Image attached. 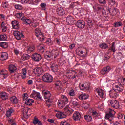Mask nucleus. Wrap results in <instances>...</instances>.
Here are the masks:
<instances>
[{"mask_svg":"<svg viewBox=\"0 0 125 125\" xmlns=\"http://www.w3.org/2000/svg\"><path fill=\"white\" fill-rule=\"evenodd\" d=\"M0 97L2 100H6L7 99V94L5 92H2L0 93Z\"/></svg>","mask_w":125,"mask_h":125,"instance_id":"31","label":"nucleus"},{"mask_svg":"<svg viewBox=\"0 0 125 125\" xmlns=\"http://www.w3.org/2000/svg\"><path fill=\"white\" fill-rule=\"evenodd\" d=\"M10 101L13 104H17L18 102V100L17 99V98L15 96L11 97L10 98Z\"/></svg>","mask_w":125,"mask_h":125,"instance_id":"32","label":"nucleus"},{"mask_svg":"<svg viewBox=\"0 0 125 125\" xmlns=\"http://www.w3.org/2000/svg\"><path fill=\"white\" fill-rule=\"evenodd\" d=\"M59 55V51L57 50H52L50 52H47L44 54L45 58L46 59H54V58H56Z\"/></svg>","mask_w":125,"mask_h":125,"instance_id":"1","label":"nucleus"},{"mask_svg":"<svg viewBox=\"0 0 125 125\" xmlns=\"http://www.w3.org/2000/svg\"><path fill=\"white\" fill-rule=\"evenodd\" d=\"M21 20L22 21H23V22H24V23H25L26 24H27L28 25L32 23V21H31V20L27 18V17H23L21 18Z\"/></svg>","mask_w":125,"mask_h":125,"instance_id":"29","label":"nucleus"},{"mask_svg":"<svg viewBox=\"0 0 125 125\" xmlns=\"http://www.w3.org/2000/svg\"><path fill=\"white\" fill-rule=\"evenodd\" d=\"M76 26L78 28H80V29H83V28H84V26H85L84 21L79 20L76 23Z\"/></svg>","mask_w":125,"mask_h":125,"instance_id":"14","label":"nucleus"},{"mask_svg":"<svg viewBox=\"0 0 125 125\" xmlns=\"http://www.w3.org/2000/svg\"><path fill=\"white\" fill-rule=\"evenodd\" d=\"M34 50H35V46H34L28 47L27 49V51L28 52H33V51H34Z\"/></svg>","mask_w":125,"mask_h":125,"instance_id":"54","label":"nucleus"},{"mask_svg":"<svg viewBox=\"0 0 125 125\" xmlns=\"http://www.w3.org/2000/svg\"><path fill=\"white\" fill-rule=\"evenodd\" d=\"M110 71H111V67L110 66H107L101 70L100 73L102 75H105L107 74V73H109Z\"/></svg>","mask_w":125,"mask_h":125,"instance_id":"18","label":"nucleus"},{"mask_svg":"<svg viewBox=\"0 0 125 125\" xmlns=\"http://www.w3.org/2000/svg\"><path fill=\"white\" fill-rule=\"evenodd\" d=\"M118 83H122V84H125V78L122 77L118 79V82H117Z\"/></svg>","mask_w":125,"mask_h":125,"instance_id":"50","label":"nucleus"},{"mask_svg":"<svg viewBox=\"0 0 125 125\" xmlns=\"http://www.w3.org/2000/svg\"><path fill=\"white\" fill-rule=\"evenodd\" d=\"M69 95L70 96H75L76 95V93L75 92V90L73 89H71L69 92Z\"/></svg>","mask_w":125,"mask_h":125,"instance_id":"52","label":"nucleus"},{"mask_svg":"<svg viewBox=\"0 0 125 125\" xmlns=\"http://www.w3.org/2000/svg\"><path fill=\"white\" fill-rule=\"evenodd\" d=\"M1 27L2 28V31L4 33L5 32H6V30H7V28H6V26L5 25V23H4V22H2L1 24Z\"/></svg>","mask_w":125,"mask_h":125,"instance_id":"41","label":"nucleus"},{"mask_svg":"<svg viewBox=\"0 0 125 125\" xmlns=\"http://www.w3.org/2000/svg\"><path fill=\"white\" fill-rule=\"evenodd\" d=\"M64 112L68 115H69V114H72V109L70 108L69 105H67L64 108Z\"/></svg>","mask_w":125,"mask_h":125,"instance_id":"36","label":"nucleus"},{"mask_svg":"<svg viewBox=\"0 0 125 125\" xmlns=\"http://www.w3.org/2000/svg\"><path fill=\"white\" fill-rule=\"evenodd\" d=\"M80 86V89L81 90H88L89 89V87L88 86H85L84 84H82Z\"/></svg>","mask_w":125,"mask_h":125,"instance_id":"44","label":"nucleus"},{"mask_svg":"<svg viewBox=\"0 0 125 125\" xmlns=\"http://www.w3.org/2000/svg\"><path fill=\"white\" fill-rule=\"evenodd\" d=\"M13 34L17 40H21V38H25L24 34L22 33H20L18 31H14Z\"/></svg>","mask_w":125,"mask_h":125,"instance_id":"11","label":"nucleus"},{"mask_svg":"<svg viewBox=\"0 0 125 125\" xmlns=\"http://www.w3.org/2000/svg\"><path fill=\"white\" fill-rule=\"evenodd\" d=\"M55 112H56L57 113H56V117L58 118V119H64V118H66L67 116L65 113H62V112L57 111L56 110H54Z\"/></svg>","mask_w":125,"mask_h":125,"instance_id":"13","label":"nucleus"},{"mask_svg":"<svg viewBox=\"0 0 125 125\" xmlns=\"http://www.w3.org/2000/svg\"><path fill=\"white\" fill-rule=\"evenodd\" d=\"M0 46L1 47H2L3 48H7L8 45H7V43H6V42H2L0 43Z\"/></svg>","mask_w":125,"mask_h":125,"instance_id":"48","label":"nucleus"},{"mask_svg":"<svg viewBox=\"0 0 125 125\" xmlns=\"http://www.w3.org/2000/svg\"><path fill=\"white\" fill-rule=\"evenodd\" d=\"M100 4H106V0H98Z\"/></svg>","mask_w":125,"mask_h":125,"instance_id":"59","label":"nucleus"},{"mask_svg":"<svg viewBox=\"0 0 125 125\" xmlns=\"http://www.w3.org/2000/svg\"><path fill=\"white\" fill-rule=\"evenodd\" d=\"M56 12L59 16H63L65 13L64 8L60 5L57 6Z\"/></svg>","mask_w":125,"mask_h":125,"instance_id":"7","label":"nucleus"},{"mask_svg":"<svg viewBox=\"0 0 125 125\" xmlns=\"http://www.w3.org/2000/svg\"><path fill=\"white\" fill-rule=\"evenodd\" d=\"M93 7L94 11H97V10H100V9H101V7H99V5L98 4H96V5Z\"/></svg>","mask_w":125,"mask_h":125,"instance_id":"51","label":"nucleus"},{"mask_svg":"<svg viewBox=\"0 0 125 125\" xmlns=\"http://www.w3.org/2000/svg\"><path fill=\"white\" fill-rule=\"evenodd\" d=\"M33 124L34 125H42V122L38 119L37 117H35L33 120Z\"/></svg>","mask_w":125,"mask_h":125,"instance_id":"33","label":"nucleus"},{"mask_svg":"<svg viewBox=\"0 0 125 125\" xmlns=\"http://www.w3.org/2000/svg\"><path fill=\"white\" fill-rule=\"evenodd\" d=\"M28 99V94H24L23 96V100H27Z\"/></svg>","mask_w":125,"mask_h":125,"instance_id":"64","label":"nucleus"},{"mask_svg":"<svg viewBox=\"0 0 125 125\" xmlns=\"http://www.w3.org/2000/svg\"><path fill=\"white\" fill-rule=\"evenodd\" d=\"M111 49H112V51H113V52H116V50L115 49V43H112V47H111Z\"/></svg>","mask_w":125,"mask_h":125,"instance_id":"63","label":"nucleus"},{"mask_svg":"<svg viewBox=\"0 0 125 125\" xmlns=\"http://www.w3.org/2000/svg\"><path fill=\"white\" fill-rule=\"evenodd\" d=\"M30 97L34 98V99H40L42 100V98L41 97V94L39 92H37L36 91H33L32 94L30 95Z\"/></svg>","mask_w":125,"mask_h":125,"instance_id":"10","label":"nucleus"},{"mask_svg":"<svg viewBox=\"0 0 125 125\" xmlns=\"http://www.w3.org/2000/svg\"><path fill=\"white\" fill-rule=\"evenodd\" d=\"M96 94H97L101 98L105 97V93L104 91L100 88H97L95 91Z\"/></svg>","mask_w":125,"mask_h":125,"instance_id":"12","label":"nucleus"},{"mask_svg":"<svg viewBox=\"0 0 125 125\" xmlns=\"http://www.w3.org/2000/svg\"><path fill=\"white\" fill-rule=\"evenodd\" d=\"M6 39H7V37L5 34H1L0 35V41H6Z\"/></svg>","mask_w":125,"mask_h":125,"instance_id":"46","label":"nucleus"},{"mask_svg":"<svg viewBox=\"0 0 125 125\" xmlns=\"http://www.w3.org/2000/svg\"><path fill=\"white\" fill-rule=\"evenodd\" d=\"M115 114V111L109 109L108 112L106 113V115L105 116V119L108 120L110 123V124H113V117H114V115Z\"/></svg>","mask_w":125,"mask_h":125,"instance_id":"5","label":"nucleus"},{"mask_svg":"<svg viewBox=\"0 0 125 125\" xmlns=\"http://www.w3.org/2000/svg\"><path fill=\"white\" fill-rule=\"evenodd\" d=\"M30 0H21V3L22 4H25V3H28Z\"/></svg>","mask_w":125,"mask_h":125,"instance_id":"62","label":"nucleus"},{"mask_svg":"<svg viewBox=\"0 0 125 125\" xmlns=\"http://www.w3.org/2000/svg\"><path fill=\"white\" fill-rule=\"evenodd\" d=\"M60 125H70V124L68 122H67V121H65L63 122H62L60 124Z\"/></svg>","mask_w":125,"mask_h":125,"instance_id":"61","label":"nucleus"},{"mask_svg":"<svg viewBox=\"0 0 125 125\" xmlns=\"http://www.w3.org/2000/svg\"><path fill=\"white\" fill-rule=\"evenodd\" d=\"M99 47L101 48L106 49V48H108V45H107L106 43H102L99 45Z\"/></svg>","mask_w":125,"mask_h":125,"instance_id":"49","label":"nucleus"},{"mask_svg":"<svg viewBox=\"0 0 125 125\" xmlns=\"http://www.w3.org/2000/svg\"><path fill=\"white\" fill-rule=\"evenodd\" d=\"M46 6V4L44 3H42L41 4V7L42 8V10H45Z\"/></svg>","mask_w":125,"mask_h":125,"instance_id":"58","label":"nucleus"},{"mask_svg":"<svg viewBox=\"0 0 125 125\" xmlns=\"http://www.w3.org/2000/svg\"><path fill=\"white\" fill-rule=\"evenodd\" d=\"M82 107L84 109H88V108L89 107V104H86V103H84L82 104Z\"/></svg>","mask_w":125,"mask_h":125,"instance_id":"55","label":"nucleus"},{"mask_svg":"<svg viewBox=\"0 0 125 125\" xmlns=\"http://www.w3.org/2000/svg\"><path fill=\"white\" fill-rule=\"evenodd\" d=\"M50 67H51V69L53 72H57L58 68H57V65L56 64L52 63Z\"/></svg>","mask_w":125,"mask_h":125,"instance_id":"37","label":"nucleus"},{"mask_svg":"<svg viewBox=\"0 0 125 125\" xmlns=\"http://www.w3.org/2000/svg\"><path fill=\"white\" fill-rule=\"evenodd\" d=\"M45 42L48 45H51L52 44V41H51L50 38L47 39Z\"/></svg>","mask_w":125,"mask_h":125,"instance_id":"56","label":"nucleus"},{"mask_svg":"<svg viewBox=\"0 0 125 125\" xmlns=\"http://www.w3.org/2000/svg\"><path fill=\"white\" fill-rule=\"evenodd\" d=\"M33 73L36 75H38V76H40L42 74V69L40 67L35 68L33 70Z\"/></svg>","mask_w":125,"mask_h":125,"instance_id":"25","label":"nucleus"},{"mask_svg":"<svg viewBox=\"0 0 125 125\" xmlns=\"http://www.w3.org/2000/svg\"><path fill=\"white\" fill-rule=\"evenodd\" d=\"M0 77L6 79L8 77V72L5 69L0 70Z\"/></svg>","mask_w":125,"mask_h":125,"instance_id":"16","label":"nucleus"},{"mask_svg":"<svg viewBox=\"0 0 125 125\" xmlns=\"http://www.w3.org/2000/svg\"><path fill=\"white\" fill-rule=\"evenodd\" d=\"M121 26H123V23L121 22H118L115 23V27H121Z\"/></svg>","mask_w":125,"mask_h":125,"instance_id":"60","label":"nucleus"},{"mask_svg":"<svg viewBox=\"0 0 125 125\" xmlns=\"http://www.w3.org/2000/svg\"><path fill=\"white\" fill-rule=\"evenodd\" d=\"M104 108V103L101 102L100 105L98 106V108L102 110Z\"/></svg>","mask_w":125,"mask_h":125,"instance_id":"57","label":"nucleus"},{"mask_svg":"<svg viewBox=\"0 0 125 125\" xmlns=\"http://www.w3.org/2000/svg\"><path fill=\"white\" fill-rule=\"evenodd\" d=\"M84 118L87 122H90L91 121V120H92V118L91 117V116L89 115H86L84 116Z\"/></svg>","mask_w":125,"mask_h":125,"instance_id":"43","label":"nucleus"},{"mask_svg":"<svg viewBox=\"0 0 125 125\" xmlns=\"http://www.w3.org/2000/svg\"><path fill=\"white\" fill-rule=\"evenodd\" d=\"M66 22L69 25H73L75 23V19L72 16H68L66 18Z\"/></svg>","mask_w":125,"mask_h":125,"instance_id":"17","label":"nucleus"},{"mask_svg":"<svg viewBox=\"0 0 125 125\" xmlns=\"http://www.w3.org/2000/svg\"><path fill=\"white\" fill-rule=\"evenodd\" d=\"M79 98L81 99V100L87 99V98H88V95L86 94H82L79 96Z\"/></svg>","mask_w":125,"mask_h":125,"instance_id":"39","label":"nucleus"},{"mask_svg":"<svg viewBox=\"0 0 125 125\" xmlns=\"http://www.w3.org/2000/svg\"><path fill=\"white\" fill-rule=\"evenodd\" d=\"M38 49L40 52L41 53H43L44 52V44H40L38 47Z\"/></svg>","mask_w":125,"mask_h":125,"instance_id":"34","label":"nucleus"},{"mask_svg":"<svg viewBox=\"0 0 125 125\" xmlns=\"http://www.w3.org/2000/svg\"><path fill=\"white\" fill-rule=\"evenodd\" d=\"M44 96L45 99H47L46 101H48V102H50V100H49L50 98V96H51V94H50V92L48 91L44 92Z\"/></svg>","mask_w":125,"mask_h":125,"instance_id":"27","label":"nucleus"},{"mask_svg":"<svg viewBox=\"0 0 125 125\" xmlns=\"http://www.w3.org/2000/svg\"><path fill=\"white\" fill-rule=\"evenodd\" d=\"M113 89L116 92H122L124 90V86L120 82H116L113 84Z\"/></svg>","mask_w":125,"mask_h":125,"instance_id":"3","label":"nucleus"},{"mask_svg":"<svg viewBox=\"0 0 125 125\" xmlns=\"http://www.w3.org/2000/svg\"><path fill=\"white\" fill-rule=\"evenodd\" d=\"M110 71H111V67L110 66H107L101 70L100 73L102 75H105L107 74V73H109Z\"/></svg>","mask_w":125,"mask_h":125,"instance_id":"19","label":"nucleus"},{"mask_svg":"<svg viewBox=\"0 0 125 125\" xmlns=\"http://www.w3.org/2000/svg\"><path fill=\"white\" fill-rule=\"evenodd\" d=\"M70 104L72 108H75V107L79 106V103L75 99H71Z\"/></svg>","mask_w":125,"mask_h":125,"instance_id":"23","label":"nucleus"},{"mask_svg":"<svg viewBox=\"0 0 125 125\" xmlns=\"http://www.w3.org/2000/svg\"><path fill=\"white\" fill-rule=\"evenodd\" d=\"M90 115H92L93 117L96 118V117H99L100 116V113H98L97 112L94 110H90L89 112Z\"/></svg>","mask_w":125,"mask_h":125,"instance_id":"28","label":"nucleus"},{"mask_svg":"<svg viewBox=\"0 0 125 125\" xmlns=\"http://www.w3.org/2000/svg\"><path fill=\"white\" fill-rule=\"evenodd\" d=\"M12 25L13 29H19V23L18 21H12Z\"/></svg>","mask_w":125,"mask_h":125,"instance_id":"26","label":"nucleus"},{"mask_svg":"<svg viewBox=\"0 0 125 125\" xmlns=\"http://www.w3.org/2000/svg\"><path fill=\"white\" fill-rule=\"evenodd\" d=\"M74 121H80L81 120V114L79 112H75L73 116Z\"/></svg>","mask_w":125,"mask_h":125,"instance_id":"22","label":"nucleus"},{"mask_svg":"<svg viewBox=\"0 0 125 125\" xmlns=\"http://www.w3.org/2000/svg\"><path fill=\"white\" fill-rule=\"evenodd\" d=\"M109 105L112 106L113 108L115 109H119L120 108V104H119V101L117 100H109L108 102Z\"/></svg>","mask_w":125,"mask_h":125,"instance_id":"6","label":"nucleus"},{"mask_svg":"<svg viewBox=\"0 0 125 125\" xmlns=\"http://www.w3.org/2000/svg\"><path fill=\"white\" fill-rule=\"evenodd\" d=\"M34 102V100L33 99H27L25 101V104L28 105V106H32L33 105V103Z\"/></svg>","mask_w":125,"mask_h":125,"instance_id":"38","label":"nucleus"},{"mask_svg":"<svg viewBox=\"0 0 125 125\" xmlns=\"http://www.w3.org/2000/svg\"><path fill=\"white\" fill-rule=\"evenodd\" d=\"M35 32L36 37L39 38V40L41 41V42H43V41H44L45 37L40 28H36Z\"/></svg>","mask_w":125,"mask_h":125,"instance_id":"4","label":"nucleus"},{"mask_svg":"<svg viewBox=\"0 0 125 125\" xmlns=\"http://www.w3.org/2000/svg\"><path fill=\"white\" fill-rule=\"evenodd\" d=\"M21 112H23L24 116H27L29 117V116H30L31 114H29V113H31L32 112V109L28 108H26L24 106L21 107Z\"/></svg>","mask_w":125,"mask_h":125,"instance_id":"9","label":"nucleus"},{"mask_svg":"<svg viewBox=\"0 0 125 125\" xmlns=\"http://www.w3.org/2000/svg\"><path fill=\"white\" fill-rule=\"evenodd\" d=\"M67 103H68V98L66 96L62 95L61 99L58 101V106L60 109H63Z\"/></svg>","mask_w":125,"mask_h":125,"instance_id":"2","label":"nucleus"},{"mask_svg":"<svg viewBox=\"0 0 125 125\" xmlns=\"http://www.w3.org/2000/svg\"><path fill=\"white\" fill-rule=\"evenodd\" d=\"M22 73L21 77L22 79H26L27 77V69L23 68Z\"/></svg>","mask_w":125,"mask_h":125,"instance_id":"40","label":"nucleus"},{"mask_svg":"<svg viewBox=\"0 0 125 125\" xmlns=\"http://www.w3.org/2000/svg\"><path fill=\"white\" fill-rule=\"evenodd\" d=\"M2 6L5 9H7L9 7V4H8V2H3L2 4Z\"/></svg>","mask_w":125,"mask_h":125,"instance_id":"42","label":"nucleus"},{"mask_svg":"<svg viewBox=\"0 0 125 125\" xmlns=\"http://www.w3.org/2000/svg\"><path fill=\"white\" fill-rule=\"evenodd\" d=\"M109 96L111 98H117V97H118V94L117 92L113 89L112 90L110 91Z\"/></svg>","mask_w":125,"mask_h":125,"instance_id":"24","label":"nucleus"},{"mask_svg":"<svg viewBox=\"0 0 125 125\" xmlns=\"http://www.w3.org/2000/svg\"><path fill=\"white\" fill-rule=\"evenodd\" d=\"M13 112H14V109H13V108H11L9 109L6 113V117H10V116H11V114H12V113H13Z\"/></svg>","mask_w":125,"mask_h":125,"instance_id":"35","label":"nucleus"},{"mask_svg":"<svg viewBox=\"0 0 125 125\" xmlns=\"http://www.w3.org/2000/svg\"><path fill=\"white\" fill-rule=\"evenodd\" d=\"M17 69V68H16V66L14 65H10L9 66V71L10 73H14Z\"/></svg>","mask_w":125,"mask_h":125,"instance_id":"30","label":"nucleus"},{"mask_svg":"<svg viewBox=\"0 0 125 125\" xmlns=\"http://www.w3.org/2000/svg\"><path fill=\"white\" fill-rule=\"evenodd\" d=\"M42 81L47 83H51L52 82L53 77L49 74H45L42 77Z\"/></svg>","mask_w":125,"mask_h":125,"instance_id":"8","label":"nucleus"},{"mask_svg":"<svg viewBox=\"0 0 125 125\" xmlns=\"http://www.w3.org/2000/svg\"><path fill=\"white\" fill-rule=\"evenodd\" d=\"M32 58L35 61L38 62V61H40L42 59V56L40 54L36 53L32 56Z\"/></svg>","mask_w":125,"mask_h":125,"instance_id":"15","label":"nucleus"},{"mask_svg":"<svg viewBox=\"0 0 125 125\" xmlns=\"http://www.w3.org/2000/svg\"><path fill=\"white\" fill-rule=\"evenodd\" d=\"M55 88L57 90H61L63 87V85H62V83L61 82L58 81L56 82L55 83Z\"/></svg>","mask_w":125,"mask_h":125,"instance_id":"20","label":"nucleus"},{"mask_svg":"<svg viewBox=\"0 0 125 125\" xmlns=\"http://www.w3.org/2000/svg\"><path fill=\"white\" fill-rule=\"evenodd\" d=\"M33 27H36L39 26V22L36 20H33V21L31 23Z\"/></svg>","mask_w":125,"mask_h":125,"instance_id":"45","label":"nucleus"},{"mask_svg":"<svg viewBox=\"0 0 125 125\" xmlns=\"http://www.w3.org/2000/svg\"><path fill=\"white\" fill-rule=\"evenodd\" d=\"M8 58V54L6 52H2L0 53V60H6Z\"/></svg>","mask_w":125,"mask_h":125,"instance_id":"21","label":"nucleus"},{"mask_svg":"<svg viewBox=\"0 0 125 125\" xmlns=\"http://www.w3.org/2000/svg\"><path fill=\"white\" fill-rule=\"evenodd\" d=\"M86 50V52H84L83 50H81L80 51V54H81L82 55V57H86V56H87V50H86V49H85Z\"/></svg>","mask_w":125,"mask_h":125,"instance_id":"47","label":"nucleus"},{"mask_svg":"<svg viewBox=\"0 0 125 125\" xmlns=\"http://www.w3.org/2000/svg\"><path fill=\"white\" fill-rule=\"evenodd\" d=\"M15 8L19 10H22V9H23V6L21 5L16 4L15 5Z\"/></svg>","mask_w":125,"mask_h":125,"instance_id":"53","label":"nucleus"}]
</instances>
